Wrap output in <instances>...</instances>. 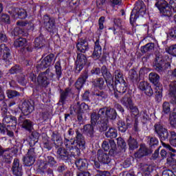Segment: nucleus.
<instances>
[{
	"instance_id": "nucleus-34",
	"label": "nucleus",
	"mask_w": 176,
	"mask_h": 176,
	"mask_svg": "<svg viewBox=\"0 0 176 176\" xmlns=\"http://www.w3.org/2000/svg\"><path fill=\"white\" fill-rule=\"evenodd\" d=\"M44 161L47 163V166L51 167V168L57 167V160L52 155L44 154Z\"/></svg>"
},
{
	"instance_id": "nucleus-42",
	"label": "nucleus",
	"mask_w": 176,
	"mask_h": 176,
	"mask_svg": "<svg viewBox=\"0 0 176 176\" xmlns=\"http://www.w3.org/2000/svg\"><path fill=\"white\" fill-rule=\"evenodd\" d=\"M118 131H120V133H126L127 131V129H129V126H130V123L127 122L126 124V122L124 121L120 120L117 122Z\"/></svg>"
},
{
	"instance_id": "nucleus-5",
	"label": "nucleus",
	"mask_w": 176,
	"mask_h": 176,
	"mask_svg": "<svg viewBox=\"0 0 176 176\" xmlns=\"http://www.w3.org/2000/svg\"><path fill=\"white\" fill-rule=\"evenodd\" d=\"M146 12V7L144 1L141 0L138 1L131 13L130 23L133 25V24L137 21V19H138L140 16H144Z\"/></svg>"
},
{
	"instance_id": "nucleus-12",
	"label": "nucleus",
	"mask_w": 176,
	"mask_h": 176,
	"mask_svg": "<svg viewBox=\"0 0 176 176\" xmlns=\"http://www.w3.org/2000/svg\"><path fill=\"white\" fill-rule=\"evenodd\" d=\"M87 63V58L83 54H77V60L76 62V67L74 72L75 74H79L82 69H83V67L86 65Z\"/></svg>"
},
{
	"instance_id": "nucleus-55",
	"label": "nucleus",
	"mask_w": 176,
	"mask_h": 176,
	"mask_svg": "<svg viewBox=\"0 0 176 176\" xmlns=\"http://www.w3.org/2000/svg\"><path fill=\"white\" fill-rule=\"evenodd\" d=\"M117 145L121 148V149L124 150V152L126 151V149L127 148V144L123 140V138L119 137L117 138Z\"/></svg>"
},
{
	"instance_id": "nucleus-7",
	"label": "nucleus",
	"mask_w": 176,
	"mask_h": 176,
	"mask_svg": "<svg viewBox=\"0 0 176 176\" xmlns=\"http://www.w3.org/2000/svg\"><path fill=\"white\" fill-rule=\"evenodd\" d=\"M13 150L11 148H3L0 144V159L3 163L10 164L13 160Z\"/></svg>"
},
{
	"instance_id": "nucleus-4",
	"label": "nucleus",
	"mask_w": 176,
	"mask_h": 176,
	"mask_svg": "<svg viewBox=\"0 0 176 176\" xmlns=\"http://www.w3.org/2000/svg\"><path fill=\"white\" fill-rule=\"evenodd\" d=\"M72 112L74 111L79 124H83V113L90 111V106L85 102H76L71 106Z\"/></svg>"
},
{
	"instance_id": "nucleus-19",
	"label": "nucleus",
	"mask_w": 176,
	"mask_h": 176,
	"mask_svg": "<svg viewBox=\"0 0 176 176\" xmlns=\"http://www.w3.org/2000/svg\"><path fill=\"white\" fill-rule=\"evenodd\" d=\"M138 89L143 91L148 97H152V96H153V89L148 82L141 81L139 83Z\"/></svg>"
},
{
	"instance_id": "nucleus-63",
	"label": "nucleus",
	"mask_w": 176,
	"mask_h": 176,
	"mask_svg": "<svg viewBox=\"0 0 176 176\" xmlns=\"http://www.w3.org/2000/svg\"><path fill=\"white\" fill-rule=\"evenodd\" d=\"M17 14H18L19 19H27V16H28L27 11H25V10L24 9L18 10Z\"/></svg>"
},
{
	"instance_id": "nucleus-13",
	"label": "nucleus",
	"mask_w": 176,
	"mask_h": 176,
	"mask_svg": "<svg viewBox=\"0 0 176 176\" xmlns=\"http://www.w3.org/2000/svg\"><path fill=\"white\" fill-rule=\"evenodd\" d=\"M43 23L49 32H54L56 30V19L54 18H50L49 15H45L43 16Z\"/></svg>"
},
{
	"instance_id": "nucleus-10",
	"label": "nucleus",
	"mask_w": 176,
	"mask_h": 176,
	"mask_svg": "<svg viewBox=\"0 0 176 176\" xmlns=\"http://www.w3.org/2000/svg\"><path fill=\"white\" fill-rule=\"evenodd\" d=\"M102 148L105 152H108L109 151V155L110 156H114L116 153V143L113 140H110L109 142L107 140L103 141Z\"/></svg>"
},
{
	"instance_id": "nucleus-25",
	"label": "nucleus",
	"mask_w": 176,
	"mask_h": 176,
	"mask_svg": "<svg viewBox=\"0 0 176 176\" xmlns=\"http://www.w3.org/2000/svg\"><path fill=\"white\" fill-rule=\"evenodd\" d=\"M72 94V89L70 87H67L65 90L60 89V99H59V104L61 105H64L65 104V101H67V98L69 97Z\"/></svg>"
},
{
	"instance_id": "nucleus-44",
	"label": "nucleus",
	"mask_w": 176,
	"mask_h": 176,
	"mask_svg": "<svg viewBox=\"0 0 176 176\" xmlns=\"http://www.w3.org/2000/svg\"><path fill=\"white\" fill-rule=\"evenodd\" d=\"M171 9V6L168 5L160 10V14L165 17H171V15L173 14Z\"/></svg>"
},
{
	"instance_id": "nucleus-62",
	"label": "nucleus",
	"mask_w": 176,
	"mask_h": 176,
	"mask_svg": "<svg viewBox=\"0 0 176 176\" xmlns=\"http://www.w3.org/2000/svg\"><path fill=\"white\" fill-rule=\"evenodd\" d=\"M129 79H131V80H133V82H134V80H137L138 78V74H137V72L133 69L129 71Z\"/></svg>"
},
{
	"instance_id": "nucleus-39",
	"label": "nucleus",
	"mask_w": 176,
	"mask_h": 176,
	"mask_svg": "<svg viewBox=\"0 0 176 176\" xmlns=\"http://www.w3.org/2000/svg\"><path fill=\"white\" fill-rule=\"evenodd\" d=\"M93 94L99 101H104V100L108 98V94L102 90L95 91Z\"/></svg>"
},
{
	"instance_id": "nucleus-29",
	"label": "nucleus",
	"mask_w": 176,
	"mask_h": 176,
	"mask_svg": "<svg viewBox=\"0 0 176 176\" xmlns=\"http://www.w3.org/2000/svg\"><path fill=\"white\" fill-rule=\"evenodd\" d=\"M1 59L4 61H9L12 58V51L5 44H1Z\"/></svg>"
},
{
	"instance_id": "nucleus-9",
	"label": "nucleus",
	"mask_w": 176,
	"mask_h": 176,
	"mask_svg": "<svg viewBox=\"0 0 176 176\" xmlns=\"http://www.w3.org/2000/svg\"><path fill=\"white\" fill-rule=\"evenodd\" d=\"M55 62L56 55H54V54H50L41 60V61L36 65V68L38 69L49 68L50 65H54Z\"/></svg>"
},
{
	"instance_id": "nucleus-32",
	"label": "nucleus",
	"mask_w": 176,
	"mask_h": 176,
	"mask_svg": "<svg viewBox=\"0 0 176 176\" xmlns=\"http://www.w3.org/2000/svg\"><path fill=\"white\" fill-rule=\"evenodd\" d=\"M121 104L126 109L134 104L133 97L129 93L126 94L120 100Z\"/></svg>"
},
{
	"instance_id": "nucleus-8",
	"label": "nucleus",
	"mask_w": 176,
	"mask_h": 176,
	"mask_svg": "<svg viewBox=\"0 0 176 176\" xmlns=\"http://www.w3.org/2000/svg\"><path fill=\"white\" fill-rule=\"evenodd\" d=\"M36 159V152L35 148H30L27 154L23 157V162L25 167H31L34 166L35 160Z\"/></svg>"
},
{
	"instance_id": "nucleus-51",
	"label": "nucleus",
	"mask_w": 176,
	"mask_h": 176,
	"mask_svg": "<svg viewBox=\"0 0 176 176\" xmlns=\"http://www.w3.org/2000/svg\"><path fill=\"white\" fill-rule=\"evenodd\" d=\"M21 72H23V67L19 65H15L9 70V74L11 75H14V74H21Z\"/></svg>"
},
{
	"instance_id": "nucleus-28",
	"label": "nucleus",
	"mask_w": 176,
	"mask_h": 176,
	"mask_svg": "<svg viewBox=\"0 0 176 176\" xmlns=\"http://www.w3.org/2000/svg\"><path fill=\"white\" fill-rule=\"evenodd\" d=\"M97 126L99 132L104 133L107 131L109 127V120H108V118L105 117L100 118V120L98 122Z\"/></svg>"
},
{
	"instance_id": "nucleus-43",
	"label": "nucleus",
	"mask_w": 176,
	"mask_h": 176,
	"mask_svg": "<svg viewBox=\"0 0 176 176\" xmlns=\"http://www.w3.org/2000/svg\"><path fill=\"white\" fill-rule=\"evenodd\" d=\"M27 38L19 37L14 40V47H24L27 46Z\"/></svg>"
},
{
	"instance_id": "nucleus-40",
	"label": "nucleus",
	"mask_w": 176,
	"mask_h": 176,
	"mask_svg": "<svg viewBox=\"0 0 176 176\" xmlns=\"http://www.w3.org/2000/svg\"><path fill=\"white\" fill-rule=\"evenodd\" d=\"M129 151H134L138 148V142L133 136H130L127 140Z\"/></svg>"
},
{
	"instance_id": "nucleus-23",
	"label": "nucleus",
	"mask_w": 176,
	"mask_h": 176,
	"mask_svg": "<svg viewBox=\"0 0 176 176\" xmlns=\"http://www.w3.org/2000/svg\"><path fill=\"white\" fill-rule=\"evenodd\" d=\"M94 126L95 125H92V124H85L81 129V131L85 135H87L88 138H94V134L96 133Z\"/></svg>"
},
{
	"instance_id": "nucleus-50",
	"label": "nucleus",
	"mask_w": 176,
	"mask_h": 176,
	"mask_svg": "<svg viewBox=\"0 0 176 176\" xmlns=\"http://www.w3.org/2000/svg\"><path fill=\"white\" fill-rule=\"evenodd\" d=\"M127 109L129 110L131 116H133V118H137V116H140V110H138V107H137V106H135L134 104L131 106H129Z\"/></svg>"
},
{
	"instance_id": "nucleus-3",
	"label": "nucleus",
	"mask_w": 176,
	"mask_h": 176,
	"mask_svg": "<svg viewBox=\"0 0 176 176\" xmlns=\"http://www.w3.org/2000/svg\"><path fill=\"white\" fill-rule=\"evenodd\" d=\"M153 67L156 72L160 75H163L164 74H166L167 69L171 67V64L170 62L166 60V58L163 55L158 54L156 55L153 63Z\"/></svg>"
},
{
	"instance_id": "nucleus-58",
	"label": "nucleus",
	"mask_w": 176,
	"mask_h": 176,
	"mask_svg": "<svg viewBox=\"0 0 176 176\" xmlns=\"http://www.w3.org/2000/svg\"><path fill=\"white\" fill-rule=\"evenodd\" d=\"M115 75V82H120V79L122 80H124V78H123V74L120 71V69H117L114 72Z\"/></svg>"
},
{
	"instance_id": "nucleus-2",
	"label": "nucleus",
	"mask_w": 176,
	"mask_h": 176,
	"mask_svg": "<svg viewBox=\"0 0 176 176\" xmlns=\"http://www.w3.org/2000/svg\"><path fill=\"white\" fill-rule=\"evenodd\" d=\"M65 140L64 144L66 149L68 151V149L72 148L75 144L79 146L81 149H85L86 148V141L85 140V136L83 135V133L80 132L78 129L76 130V137L74 138L73 142L72 139L69 140L67 139L65 136H64Z\"/></svg>"
},
{
	"instance_id": "nucleus-48",
	"label": "nucleus",
	"mask_w": 176,
	"mask_h": 176,
	"mask_svg": "<svg viewBox=\"0 0 176 176\" xmlns=\"http://www.w3.org/2000/svg\"><path fill=\"white\" fill-rule=\"evenodd\" d=\"M101 118L98 115V113L93 111L91 113V124L96 126L98 123V120Z\"/></svg>"
},
{
	"instance_id": "nucleus-61",
	"label": "nucleus",
	"mask_w": 176,
	"mask_h": 176,
	"mask_svg": "<svg viewBox=\"0 0 176 176\" xmlns=\"http://www.w3.org/2000/svg\"><path fill=\"white\" fill-rule=\"evenodd\" d=\"M0 21L6 24H10V16L8 14H2L0 16Z\"/></svg>"
},
{
	"instance_id": "nucleus-49",
	"label": "nucleus",
	"mask_w": 176,
	"mask_h": 176,
	"mask_svg": "<svg viewBox=\"0 0 176 176\" xmlns=\"http://www.w3.org/2000/svg\"><path fill=\"white\" fill-rule=\"evenodd\" d=\"M100 74L104 79H107L108 78H111V76H112V74H111V72H109L108 67H107L105 65L101 67Z\"/></svg>"
},
{
	"instance_id": "nucleus-45",
	"label": "nucleus",
	"mask_w": 176,
	"mask_h": 176,
	"mask_svg": "<svg viewBox=\"0 0 176 176\" xmlns=\"http://www.w3.org/2000/svg\"><path fill=\"white\" fill-rule=\"evenodd\" d=\"M155 49V43H149L140 47L141 52L144 54L148 52H152Z\"/></svg>"
},
{
	"instance_id": "nucleus-31",
	"label": "nucleus",
	"mask_w": 176,
	"mask_h": 176,
	"mask_svg": "<svg viewBox=\"0 0 176 176\" xmlns=\"http://www.w3.org/2000/svg\"><path fill=\"white\" fill-rule=\"evenodd\" d=\"M37 82L38 86H41L42 87H47L50 85V81L43 72L39 74L38 76Z\"/></svg>"
},
{
	"instance_id": "nucleus-15",
	"label": "nucleus",
	"mask_w": 176,
	"mask_h": 176,
	"mask_svg": "<svg viewBox=\"0 0 176 176\" xmlns=\"http://www.w3.org/2000/svg\"><path fill=\"white\" fill-rule=\"evenodd\" d=\"M152 152H153V150L146 146L145 144H142L138 152L135 153V157H138V159H141V157H144V156L151 155Z\"/></svg>"
},
{
	"instance_id": "nucleus-21",
	"label": "nucleus",
	"mask_w": 176,
	"mask_h": 176,
	"mask_svg": "<svg viewBox=\"0 0 176 176\" xmlns=\"http://www.w3.org/2000/svg\"><path fill=\"white\" fill-rule=\"evenodd\" d=\"M162 146L168 151L170 155V157L166 160L168 164H170V163H175L176 164V150L166 143H162Z\"/></svg>"
},
{
	"instance_id": "nucleus-54",
	"label": "nucleus",
	"mask_w": 176,
	"mask_h": 176,
	"mask_svg": "<svg viewBox=\"0 0 176 176\" xmlns=\"http://www.w3.org/2000/svg\"><path fill=\"white\" fill-rule=\"evenodd\" d=\"M168 5V3L166 0H156L155 6L159 10H162V9L166 8Z\"/></svg>"
},
{
	"instance_id": "nucleus-41",
	"label": "nucleus",
	"mask_w": 176,
	"mask_h": 176,
	"mask_svg": "<svg viewBox=\"0 0 176 176\" xmlns=\"http://www.w3.org/2000/svg\"><path fill=\"white\" fill-rule=\"evenodd\" d=\"M104 135L107 138L113 140V138H116L118 137V130L113 127H110L107 131L104 133Z\"/></svg>"
},
{
	"instance_id": "nucleus-17",
	"label": "nucleus",
	"mask_w": 176,
	"mask_h": 176,
	"mask_svg": "<svg viewBox=\"0 0 176 176\" xmlns=\"http://www.w3.org/2000/svg\"><path fill=\"white\" fill-rule=\"evenodd\" d=\"M11 170L12 175L14 176H23V166L20 165V160L18 158L14 159Z\"/></svg>"
},
{
	"instance_id": "nucleus-11",
	"label": "nucleus",
	"mask_w": 176,
	"mask_h": 176,
	"mask_svg": "<svg viewBox=\"0 0 176 176\" xmlns=\"http://www.w3.org/2000/svg\"><path fill=\"white\" fill-rule=\"evenodd\" d=\"M97 158L100 163L102 164H107V166H113V160L109 157V155L106 153L102 149L98 150Z\"/></svg>"
},
{
	"instance_id": "nucleus-59",
	"label": "nucleus",
	"mask_w": 176,
	"mask_h": 176,
	"mask_svg": "<svg viewBox=\"0 0 176 176\" xmlns=\"http://www.w3.org/2000/svg\"><path fill=\"white\" fill-rule=\"evenodd\" d=\"M170 111L171 109L170 108V102L166 101L164 102L162 104V112L167 115V113H170Z\"/></svg>"
},
{
	"instance_id": "nucleus-52",
	"label": "nucleus",
	"mask_w": 176,
	"mask_h": 176,
	"mask_svg": "<svg viewBox=\"0 0 176 176\" xmlns=\"http://www.w3.org/2000/svg\"><path fill=\"white\" fill-rule=\"evenodd\" d=\"M54 67L56 69V78L58 80H60V78H61V75H63V70H61V63L60 61H57Z\"/></svg>"
},
{
	"instance_id": "nucleus-20",
	"label": "nucleus",
	"mask_w": 176,
	"mask_h": 176,
	"mask_svg": "<svg viewBox=\"0 0 176 176\" xmlns=\"http://www.w3.org/2000/svg\"><path fill=\"white\" fill-rule=\"evenodd\" d=\"M19 108L24 116H28L34 111V106L29 100H25L19 105Z\"/></svg>"
},
{
	"instance_id": "nucleus-24",
	"label": "nucleus",
	"mask_w": 176,
	"mask_h": 176,
	"mask_svg": "<svg viewBox=\"0 0 176 176\" xmlns=\"http://www.w3.org/2000/svg\"><path fill=\"white\" fill-rule=\"evenodd\" d=\"M127 82L120 79V81L115 82L114 91L116 90L120 94H124L127 91Z\"/></svg>"
},
{
	"instance_id": "nucleus-14",
	"label": "nucleus",
	"mask_w": 176,
	"mask_h": 176,
	"mask_svg": "<svg viewBox=\"0 0 176 176\" xmlns=\"http://www.w3.org/2000/svg\"><path fill=\"white\" fill-rule=\"evenodd\" d=\"M57 154L59 155L60 160L65 163H72V157L67 149L59 148L57 151Z\"/></svg>"
},
{
	"instance_id": "nucleus-30",
	"label": "nucleus",
	"mask_w": 176,
	"mask_h": 176,
	"mask_svg": "<svg viewBox=\"0 0 176 176\" xmlns=\"http://www.w3.org/2000/svg\"><path fill=\"white\" fill-rule=\"evenodd\" d=\"M51 141H52L56 148H58V146L63 145V138H61V135L57 131H54L52 133Z\"/></svg>"
},
{
	"instance_id": "nucleus-1",
	"label": "nucleus",
	"mask_w": 176,
	"mask_h": 176,
	"mask_svg": "<svg viewBox=\"0 0 176 176\" xmlns=\"http://www.w3.org/2000/svg\"><path fill=\"white\" fill-rule=\"evenodd\" d=\"M154 133L157 134L162 144H165L164 141H169L173 146H176V132L174 131L168 133V129L164 127L162 122H157L154 124Z\"/></svg>"
},
{
	"instance_id": "nucleus-38",
	"label": "nucleus",
	"mask_w": 176,
	"mask_h": 176,
	"mask_svg": "<svg viewBox=\"0 0 176 176\" xmlns=\"http://www.w3.org/2000/svg\"><path fill=\"white\" fill-rule=\"evenodd\" d=\"M148 144L150 148L153 151L157 146H159V139L155 136L148 137Z\"/></svg>"
},
{
	"instance_id": "nucleus-53",
	"label": "nucleus",
	"mask_w": 176,
	"mask_h": 176,
	"mask_svg": "<svg viewBox=\"0 0 176 176\" xmlns=\"http://www.w3.org/2000/svg\"><path fill=\"white\" fill-rule=\"evenodd\" d=\"M107 87H109V90H115V82L113 83V77L111 76L107 78L104 79Z\"/></svg>"
},
{
	"instance_id": "nucleus-27",
	"label": "nucleus",
	"mask_w": 176,
	"mask_h": 176,
	"mask_svg": "<svg viewBox=\"0 0 176 176\" xmlns=\"http://www.w3.org/2000/svg\"><path fill=\"white\" fill-rule=\"evenodd\" d=\"M168 97L170 104H176V81L171 82L169 85Z\"/></svg>"
},
{
	"instance_id": "nucleus-36",
	"label": "nucleus",
	"mask_w": 176,
	"mask_h": 176,
	"mask_svg": "<svg viewBox=\"0 0 176 176\" xmlns=\"http://www.w3.org/2000/svg\"><path fill=\"white\" fill-rule=\"evenodd\" d=\"M80 149H82V151H83V149L85 148H80V147H79V146H78V144H76V146H73L72 147H70L69 149H68L67 151H69V153H70V156L72 157H79V155H80Z\"/></svg>"
},
{
	"instance_id": "nucleus-35",
	"label": "nucleus",
	"mask_w": 176,
	"mask_h": 176,
	"mask_svg": "<svg viewBox=\"0 0 176 176\" xmlns=\"http://www.w3.org/2000/svg\"><path fill=\"white\" fill-rule=\"evenodd\" d=\"M75 164L80 171H85L87 168V160L86 159H77L75 161Z\"/></svg>"
},
{
	"instance_id": "nucleus-37",
	"label": "nucleus",
	"mask_w": 176,
	"mask_h": 176,
	"mask_svg": "<svg viewBox=\"0 0 176 176\" xmlns=\"http://www.w3.org/2000/svg\"><path fill=\"white\" fill-rule=\"evenodd\" d=\"M6 94L9 100H14L15 98H19V97L21 96L20 92L13 89H7Z\"/></svg>"
},
{
	"instance_id": "nucleus-57",
	"label": "nucleus",
	"mask_w": 176,
	"mask_h": 176,
	"mask_svg": "<svg viewBox=\"0 0 176 176\" xmlns=\"http://www.w3.org/2000/svg\"><path fill=\"white\" fill-rule=\"evenodd\" d=\"M34 50V47H32V45L31 44H26L24 47H22L21 49V52H22V54H25L27 52L29 53H31Z\"/></svg>"
},
{
	"instance_id": "nucleus-46",
	"label": "nucleus",
	"mask_w": 176,
	"mask_h": 176,
	"mask_svg": "<svg viewBox=\"0 0 176 176\" xmlns=\"http://www.w3.org/2000/svg\"><path fill=\"white\" fill-rule=\"evenodd\" d=\"M49 165H47V163L45 161V160L43 162H41L38 166L37 171L40 174H45V172L46 170H47V167Z\"/></svg>"
},
{
	"instance_id": "nucleus-26",
	"label": "nucleus",
	"mask_w": 176,
	"mask_h": 176,
	"mask_svg": "<svg viewBox=\"0 0 176 176\" xmlns=\"http://www.w3.org/2000/svg\"><path fill=\"white\" fill-rule=\"evenodd\" d=\"M101 54H102V47H101V45H100V38H97L94 43V49L92 54V58H95V60H98V58L101 57Z\"/></svg>"
},
{
	"instance_id": "nucleus-16",
	"label": "nucleus",
	"mask_w": 176,
	"mask_h": 176,
	"mask_svg": "<svg viewBox=\"0 0 176 176\" xmlns=\"http://www.w3.org/2000/svg\"><path fill=\"white\" fill-rule=\"evenodd\" d=\"M19 122L22 126V129L26 130V131L31 132L34 130V122L31 120L26 119L23 116H20Z\"/></svg>"
},
{
	"instance_id": "nucleus-18",
	"label": "nucleus",
	"mask_w": 176,
	"mask_h": 176,
	"mask_svg": "<svg viewBox=\"0 0 176 176\" xmlns=\"http://www.w3.org/2000/svg\"><path fill=\"white\" fill-rule=\"evenodd\" d=\"M88 78L89 72L87 70L83 71L75 82L76 89H77V90H80V89L83 87V85L86 83Z\"/></svg>"
},
{
	"instance_id": "nucleus-60",
	"label": "nucleus",
	"mask_w": 176,
	"mask_h": 176,
	"mask_svg": "<svg viewBox=\"0 0 176 176\" xmlns=\"http://www.w3.org/2000/svg\"><path fill=\"white\" fill-rule=\"evenodd\" d=\"M43 144L45 149H47V151H52V148H53V144L52 142H50V140L47 139H43Z\"/></svg>"
},
{
	"instance_id": "nucleus-64",
	"label": "nucleus",
	"mask_w": 176,
	"mask_h": 176,
	"mask_svg": "<svg viewBox=\"0 0 176 176\" xmlns=\"http://www.w3.org/2000/svg\"><path fill=\"white\" fill-rule=\"evenodd\" d=\"M169 120L171 126L176 125V113L173 112L169 116Z\"/></svg>"
},
{
	"instance_id": "nucleus-22",
	"label": "nucleus",
	"mask_w": 176,
	"mask_h": 176,
	"mask_svg": "<svg viewBox=\"0 0 176 176\" xmlns=\"http://www.w3.org/2000/svg\"><path fill=\"white\" fill-rule=\"evenodd\" d=\"M76 49L79 53H86L89 49L87 39L79 38L76 43Z\"/></svg>"
},
{
	"instance_id": "nucleus-56",
	"label": "nucleus",
	"mask_w": 176,
	"mask_h": 176,
	"mask_svg": "<svg viewBox=\"0 0 176 176\" xmlns=\"http://www.w3.org/2000/svg\"><path fill=\"white\" fill-rule=\"evenodd\" d=\"M43 42L44 40L42 36L37 37L34 41V47H38V49L43 47Z\"/></svg>"
},
{
	"instance_id": "nucleus-47",
	"label": "nucleus",
	"mask_w": 176,
	"mask_h": 176,
	"mask_svg": "<svg viewBox=\"0 0 176 176\" xmlns=\"http://www.w3.org/2000/svg\"><path fill=\"white\" fill-rule=\"evenodd\" d=\"M92 83L94 86H95V87H98V89H104V85H105V81L102 78H98L95 79L92 82Z\"/></svg>"
},
{
	"instance_id": "nucleus-33",
	"label": "nucleus",
	"mask_w": 176,
	"mask_h": 176,
	"mask_svg": "<svg viewBox=\"0 0 176 176\" xmlns=\"http://www.w3.org/2000/svg\"><path fill=\"white\" fill-rule=\"evenodd\" d=\"M106 119L108 120H116L118 118V112L113 107H107L106 109Z\"/></svg>"
},
{
	"instance_id": "nucleus-6",
	"label": "nucleus",
	"mask_w": 176,
	"mask_h": 176,
	"mask_svg": "<svg viewBox=\"0 0 176 176\" xmlns=\"http://www.w3.org/2000/svg\"><path fill=\"white\" fill-rule=\"evenodd\" d=\"M149 80L155 86V98L157 101H162V97H163V85L160 84V76L155 72H151L148 76Z\"/></svg>"
}]
</instances>
